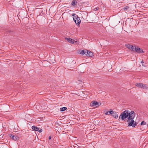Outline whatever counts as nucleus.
<instances>
[{
	"label": "nucleus",
	"instance_id": "obj_15",
	"mask_svg": "<svg viewBox=\"0 0 148 148\" xmlns=\"http://www.w3.org/2000/svg\"><path fill=\"white\" fill-rule=\"evenodd\" d=\"M138 53H143L144 52L143 49H140L139 48V50H138Z\"/></svg>",
	"mask_w": 148,
	"mask_h": 148
},
{
	"label": "nucleus",
	"instance_id": "obj_18",
	"mask_svg": "<svg viewBox=\"0 0 148 148\" xmlns=\"http://www.w3.org/2000/svg\"><path fill=\"white\" fill-rule=\"evenodd\" d=\"M99 10V8L98 7H96L94 8V10L95 11Z\"/></svg>",
	"mask_w": 148,
	"mask_h": 148
},
{
	"label": "nucleus",
	"instance_id": "obj_13",
	"mask_svg": "<svg viewBox=\"0 0 148 148\" xmlns=\"http://www.w3.org/2000/svg\"><path fill=\"white\" fill-rule=\"evenodd\" d=\"M134 51L136 52H138V50H139V47H136L135 46H134Z\"/></svg>",
	"mask_w": 148,
	"mask_h": 148
},
{
	"label": "nucleus",
	"instance_id": "obj_14",
	"mask_svg": "<svg viewBox=\"0 0 148 148\" xmlns=\"http://www.w3.org/2000/svg\"><path fill=\"white\" fill-rule=\"evenodd\" d=\"M67 109L66 107H64L63 108H60V110L61 111H63L66 110Z\"/></svg>",
	"mask_w": 148,
	"mask_h": 148
},
{
	"label": "nucleus",
	"instance_id": "obj_16",
	"mask_svg": "<svg viewBox=\"0 0 148 148\" xmlns=\"http://www.w3.org/2000/svg\"><path fill=\"white\" fill-rule=\"evenodd\" d=\"M141 63L142 64V65L145 67H146L147 66L145 65V64H143V63H144V61L143 60H142L141 61Z\"/></svg>",
	"mask_w": 148,
	"mask_h": 148
},
{
	"label": "nucleus",
	"instance_id": "obj_22",
	"mask_svg": "<svg viewBox=\"0 0 148 148\" xmlns=\"http://www.w3.org/2000/svg\"><path fill=\"white\" fill-rule=\"evenodd\" d=\"M66 148H72L71 147H67Z\"/></svg>",
	"mask_w": 148,
	"mask_h": 148
},
{
	"label": "nucleus",
	"instance_id": "obj_4",
	"mask_svg": "<svg viewBox=\"0 0 148 148\" xmlns=\"http://www.w3.org/2000/svg\"><path fill=\"white\" fill-rule=\"evenodd\" d=\"M136 86L138 87L142 88L143 89L147 88V85L141 83H136L135 84Z\"/></svg>",
	"mask_w": 148,
	"mask_h": 148
},
{
	"label": "nucleus",
	"instance_id": "obj_11",
	"mask_svg": "<svg viewBox=\"0 0 148 148\" xmlns=\"http://www.w3.org/2000/svg\"><path fill=\"white\" fill-rule=\"evenodd\" d=\"M18 137L16 136H12V138L15 140H16L18 139Z\"/></svg>",
	"mask_w": 148,
	"mask_h": 148
},
{
	"label": "nucleus",
	"instance_id": "obj_7",
	"mask_svg": "<svg viewBox=\"0 0 148 148\" xmlns=\"http://www.w3.org/2000/svg\"><path fill=\"white\" fill-rule=\"evenodd\" d=\"M126 47L129 49L132 50V51H134V46H133L130 45H126Z\"/></svg>",
	"mask_w": 148,
	"mask_h": 148
},
{
	"label": "nucleus",
	"instance_id": "obj_5",
	"mask_svg": "<svg viewBox=\"0 0 148 148\" xmlns=\"http://www.w3.org/2000/svg\"><path fill=\"white\" fill-rule=\"evenodd\" d=\"M109 114H111L112 116H114L115 118H117L118 117V115L117 114V113L116 112H114L112 111H111L110 112Z\"/></svg>",
	"mask_w": 148,
	"mask_h": 148
},
{
	"label": "nucleus",
	"instance_id": "obj_17",
	"mask_svg": "<svg viewBox=\"0 0 148 148\" xmlns=\"http://www.w3.org/2000/svg\"><path fill=\"white\" fill-rule=\"evenodd\" d=\"M146 124V123L145 122H144V121H143L140 124V125H145Z\"/></svg>",
	"mask_w": 148,
	"mask_h": 148
},
{
	"label": "nucleus",
	"instance_id": "obj_20",
	"mask_svg": "<svg viewBox=\"0 0 148 148\" xmlns=\"http://www.w3.org/2000/svg\"><path fill=\"white\" fill-rule=\"evenodd\" d=\"M129 7L128 6H126V7L124 8V10H127L129 8Z\"/></svg>",
	"mask_w": 148,
	"mask_h": 148
},
{
	"label": "nucleus",
	"instance_id": "obj_1",
	"mask_svg": "<svg viewBox=\"0 0 148 148\" xmlns=\"http://www.w3.org/2000/svg\"><path fill=\"white\" fill-rule=\"evenodd\" d=\"M135 116L134 112L132 111L130 112L128 110H126L123 112L119 116V118H121L123 120L128 118L127 121L128 126H132L134 127L136 125V122L134 121L133 119Z\"/></svg>",
	"mask_w": 148,
	"mask_h": 148
},
{
	"label": "nucleus",
	"instance_id": "obj_6",
	"mask_svg": "<svg viewBox=\"0 0 148 148\" xmlns=\"http://www.w3.org/2000/svg\"><path fill=\"white\" fill-rule=\"evenodd\" d=\"M32 128L34 130L40 132H42V130L41 128H38L34 126H32Z\"/></svg>",
	"mask_w": 148,
	"mask_h": 148
},
{
	"label": "nucleus",
	"instance_id": "obj_8",
	"mask_svg": "<svg viewBox=\"0 0 148 148\" xmlns=\"http://www.w3.org/2000/svg\"><path fill=\"white\" fill-rule=\"evenodd\" d=\"M87 51L86 50H79L78 51V53L79 54H82V55H83L84 54H85L86 53Z\"/></svg>",
	"mask_w": 148,
	"mask_h": 148
},
{
	"label": "nucleus",
	"instance_id": "obj_9",
	"mask_svg": "<svg viewBox=\"0 0 148 148\" xmlns=\"http://www.w3.org/2000/svg\"><path fill=\"white\" fill-rule=\"evenodd\" d=\"M65 39L66 40H67L69 42L71 43H73V44L74 43V40H73V39H71V38H65Z\"/></svg>",
	"mask_w": 148,
	"mask_h": 148
},
{
	"label": "nucleus",
	"instance_id": "obj_10",
	"mask_svg": "<svg viewBox=\"0 0 148 148\" xmlns=\"http://www.w3.org/2000/svg\"><path fill=\"white\" fill-rule=\"evenodd\" d=\"M86 51H87L86 52H87V53L86 54L87 55H88L90 56H93V53L92 52L87 50H86Z\"/></svg>",
	"mask_w": 148,
	"mask_h": 148
},
{
	"label": "nucleus",
	"instance_id": "obj_3",
	"mask_svg": "<svg viewBox=\"0 0 148 148\" xmlns=\"http://www.w3.org/2000/svg\"><path fill=\"white\" fill-rule=\"evenodd\" d=\"M101 105V103H99L96 101H92L90 103V106L91 107H93L95 108Z\"/></svg>",
	"mask_w": 148,
	"mask_h": 148
},
{
	"label": "nucleus",
	"instance_id": "obj_19",
	"mask_svg": "<svg viewBox=\"0 0 148 148\" xmlns=\"http://www.w3.org/2000/svg\"><path fill=\"white\" fill-rule=\"evenodd\" d=\"M111 112V111H109L108 112H106L105 113V114H106V115H108L109 114H109V112Z\"/></svg>",
	"mask_w": 148,
	"mask_h": 148
},
{
	"label": "nucleus",
	"instance_id": "obj_2",
	"mask_svg": "<svg viewBox=\"0 0 148 148\" xmlns=\"http://www.w3.org/2000/svg\"><path fill=\"white\" fill-rule=\"evenodd\" d=\"M72 16H73V19L75 23L77 25H78L79 26V25L80 23L81 22L79 18L78 17L77 15H76L75 14H73Z\"/></svg>",
	"mask_w": 148,
	"mask_h": 148
},
{
	"label": "nucleus",
	"instance_id": "obj_21",
	"mask_svg": "<svg viewBox=\"0 0 148 148\" xmlns=\"http://www.w3.org/2000/svg\"><path fill=\"white\" fill-rule=\"evenodd\" d=\"M51 136H49V140H50L51 139Z\"/></svg>",
	"mask_w": 148,
	"mask_h": 148
},
{
	"label": "nucleus",
	"instance_id": "obj_12",
	"mask_svg": "<svg viewBox=\"0 0 148 148\" xmlns=\"http://www.w3.org/2000/svg\"><path fill=\"white\" fill-rule=\"evenodd\" d=\"M77 3V2L76 0H73L71 3V5H72L74 6L76 5Z\"/></svg>",
	"mask_w": 148,
	"mask_h": 148
}]
</instances>
